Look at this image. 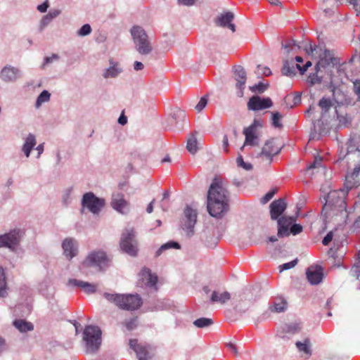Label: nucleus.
Listing matches in <instances>:
<instances>
[{
    "mask_svg": "<svg viewBox=\"0 0 360 360\" xmlns=\"http://www.w3.org/2000/svg\"><path fill=\"white\" fill-rule=\"evenodd\" d=\"M275 194V191H269L262 198V202L265 204L268 201H269L272 198L273 196Z\"/></svg>",
    "mask_w": 360,
    "mask_h": 360,
    "instance_id": "57",
    "label": "nucleus"
},
{
    "mask_svg": "<svg viewBox=\"0 0 360 360\" xmlns=\"http://www.w3.org/2000/svg\"><path fill=\"white\" fill-rule=\"evenodd\" d=\"M256 74L258 77L266 76L268 77L271 74V70L268 67H262L258 65L257 67Z\"/></svg>",
    "mask_w": 360,
    "mask_h": 360,
    "instance_id": "42",
    "label": "nucleus"
},
{
    "mask_svg": "<svg viewBox=\"0 0 360 360\" xmlns=\"http://www.w3.org/2000/svg\"><path fill=\"white\" fill-rule=\"evenodd\" d=\"M103 296L107 300L114 303L118 308L123 310L134 311L142 304V300L138 295L105 292Z\"/></svg>",
    "mask_w": 360,
    "mask_h": 360,
    "instance_id": "4",
    "label": "nucleus"
},
{
    "mask_svg": "<svg viewBox=\"0 0 360 360\" xmlns=\"http://www.w3.org/2000/svg\"><path fill=\"white\" fill-rule=\"evenodd\" d=\"M35 145H36L35 136L33 134H30L27 136V137L25 140V143H24L23 147H22V150L25 153L26 157L30 156V152Z\"/></svg>",
    "mask_w": 360,
    "mask_h": 360,
    "instance_id": "32",
    "label": "nucleus"
},
{
    "mask_svg": "<svg viewBox=\"0 0 360 360\" xmlns=\"http://www.w3.org/2000/svg\"><path fill=\"white\" fill-rule=\"evenodd\" d=\"M129 346L136 352L139 360H149L155 355L150 346L139 344L136 339L130 340Z\"/></svg>",
    "mask_w": 360,
    "mask_h": 360,
    "instance_id": "11",
    "label": "nucleus"
},
{
    "mask_svg": "<svg viewBox=\"0 0 360 360\" xmlns=\"http://www.w3.org/2000/svg\"><path fill=\"white\" fill-rule=\"evenodd\" d=\"M333 105V103L330 98H322L319 102V106L322 110V114L328 112Z\"/></svg>",
    "mask_w": 360,
    "mask_h": 360,
    "instance_id": "38",
    "label": "nucleus"
},
{
    "mask_svg": "<svg viewBox=\"0 0 360 360\" xmlns=\"http://www.w3.org/2000/svg\"><path fill=\"white\" fill-rule=\"evenodd\" d=\"M295 345L300 352H304L307 355H311L310 341L309 339H305L304 342L298 341L295 343Z\"/></svg>",
    "mask_w": 360,
    "mask_h": 360,
    "instance_id": "37",
    "label": "nucleus"
},
{
    "mask_svg": "<svg viewBox=\"0 0 360 360\" xmlns=\"http://www.w3.org/2000/svg\"><path fill=\"white\" fill-rule=\"evenodd\" d=\"M354 92L358 96V101L360 102V80H356L354 83Z\"/></svg>",
    "mask_w": 360,
    "mask_h": 360,
    "instance_id": "61",
    "label": "nucleus"
},
{
    "mask_svg": "<svg viewBox=\"0 0 360 360\" xmlns=\"http://www.w3.org/2000/svg\"><path fill=\"white\" fill-rule=\"evenodd\" d=\"M91 28L89 24L84 25L78 31V34L80 36H86L91 33Z\"/></svg>",
    "mask_w": 360,
    "mask_h": 360,
    "instance_id": "51",
    "label": "nucleus"
},
{
    "mask_svg": "<svg viewBox=\"0 0 360 360\" xmlns=\"http://www.w3.org/2000/svg\"><path fill=\"white\" fill-rule=\"evenodd\" d=\"M307 278L311 284H319L323 279L322 269L321 268H308L307 271Z\"/></svg>",
    "mask_w": 360,
    "mask_h": 360,
    "instance_id": "25",
    "label": "nucleus"
},
{
    "mask_svg": "<svg viewBox=\"0 0 360 360\" xmlns=\"http://www.w3.org/2000/svg\"><path fill=\"white\" fill-rule=\"evenodd\" d=\"M351 274L357 279L360 277V260L355 263L350 270Z\"/></svg>",
    "mask_w": 360,
    "mask_h": 360,
    "instance_id": "47",
    "label": "nucleus"
},
{
    "mask_svg": "<svg viewBox=\"0 0 360 360\" xmlns=\"http://www.w3.org/2000/svg\"><path fill=\"white\" fill-rule=\"evenodd\" d=\"M60 12L58 11H50L44 18V20L46 22H49L56 16L59 15Z\"/></svg>",
    "mask_w": 360,
    "mask_h": 360,
    "instance_id": "54",
    "label": "nucleus"
},
{
    "mask_svg": "<svg viewBox=\"0 0 360 360\" xmlns=\"http://www.w3.org/2000/svg\"><path fill=\"white\" fill-rule=\"evenodd\" d=\"M233 18L234 15L233 13L230 11L226 12L217 18V19L215 20V23L217 26L228 27L232 31V32H235L236 25L232 23Z\"/></svg>",
    "mask_w": 360,
    "mask_h": 360,
    "instance_id": "19",
    "label": "nucleus"
},
{
    "mask_svg": "<svg viewBox=\"0 0 360 360\" xmlns=\"http://www.w3.org/2000/svg\"><path fill=\"white\" fill-rule=\"evenodd\" d=\"M287 207V204L284 199L280 198L274 200L270 204L271 219L273 220L278 219V217L284 212Z\"/></svg>",
    "mask_w": 360,
    "mask_h": 360,
    "instance_id": "18",
    "label": "nucleus"
},
{
    "mask_svg": "<svg viewBox=\"0 0 360 360\" xmlns=\"http://www.w3.org/2000/svg\"><path fill=\"white\" fill-rule=\"evenodd\" d=\"M118 122H119V124H120L122 125H124L127 122V118L124 115V111L122 112V113L120 116V117L118 119Z\"/></svg>",
    "mask_w": 360,
    "mask_h": 360,
    "instance_id": "64",
    "label": "nucleus"
},
{
    "mask_svg": "<svg viewBox=\"0 0 360 360\" xmlns=\"http://www.w3.org/2000/svg\"><path fill=\"white\" fill-rule=\"evenodd\" d=\"M51 94L48 91L44 90L38 96L36 101V106L39 107L43 103L49 101L50 99Z\"/></svg>",
    "mask_w": 360,
    "mask_h": 360,
    "instance_id": "41",
    "label": "nucleus"
},
{
    "mask_svg": "<svg viewBox=\"0 0 360 360\" xmlns=\"http://www.w3.org/2000/svg\"><path fill=\"white\" fill-rule=\"evenodd\" d=\"M69 283L82 288L86 293H94L96 291L97 285L88 282L79 281L77 279L69 280Z\"/></svg>",
    "mask_w": 360,
    "mask_h": 360,
    "instance_id": "27",
    "label": "nucleus"
},
{
    "mask_svg": "<svg viewBox=\"0 0 360 360\" xmlns=\"http://www.w3.org/2000/svg\"><path fill=\"white\" fill-rule=\"evenodd\" d=\"M187 150L191 153L195 154L198 148V141L194 134H191L187 141L186 145Z\"/></svg>",
    "mask_w": 360,
    "mask_h": 360,
    "instance_id": "34",
    "label": "nucleus"
},
{
    "mask_svg": "<svg viewBox=\"0 0 360 360\" xmlns=\"http://www.w3.org/2000/svg\"><path fill=\"white\" fill-rule=\"evenodd\" d=\"M230 299H231V295L227 291H225V292H223L221 293L217 291H213L211 295L210 301L212 302H218L221 304H224L226 302H228Z\"/></svg>",
    "mask_w": 360,
    "mask_h": 360,
    "instance_id": "28",
    "label": "nucleus"
},
{
    "mask_svg": "<svg viewBox=\"0 0 360 360\" xmlns=\"http://www.w3.org/2000/svg\"><path fill=\"white\" fill-rule=\"evenodd\" d=\"M213 320L210 318L202 317L193 321V325L198 328H207L213 324Z\"/></svg>",
    "mask_w": 360,
    "mask_h": 360,
    "instance_id": "36",
    "label": "nucleus"
},
{
    "mask_svg": "<svg viewBox=\"0 0 360 360\" xmlns=\"http://www.w3.org/2000/svg\"><path fill=\"white\" fill-rule=\"evenodd\" d=\"M139 280L142 281L146 285L154 287L157 289L158 276L155 274H151L148 268L143 267L139 274Z\"/></svg>",
    "mask_w": 360,
    "mask_h": 360,
    "instance_id": "20",
    "label": "nucleus"
},
{
    "mask_svg": "<svg viewBox=\"0 0 360 360\" xmlns=\"http://www.w3.org/2000/svg\"><path fill=\"white\" fill-rule=\"evenodd\" d=\"M268 88V84H264L262 82H259L257 84H255L252 86L250 87V89L252 92H258V93H263Z\"/></svg>",
    "mask_w": 360,
    "mask_h": 360,
    "instance_id": "43",
    "label": "nucleus"
},
{
    "mask_svg": "<svg viewBox=\"0 0 360 360\" xmlns=\"http://www.w3.org/2000/svg\"><path fill=\"white\" fill-rule=\"evenodd\" d=\"M229 195L219 177H214L207 192V211L214 217L221 218L229 210Z\"/></svg>",
    "mask_w": 360,
    "mask_h": 360,
    "instance_id": "1",
    "label": "nucleus"
},
{
    "mask_svg": "<svg viewBox=\"0 0 360 360\" xmlns=\"http://www.w3.org/2000/svg\"><path fill=\"white\" fill-rule=\"evenodd\" d=\"M296 65H294L292 61L285 60L282 68V74L288 77H293L296 75Z\"/></svg>",
    "mask_w": 360,
    "mask_h": 360,
    "instance_id": "31",
    "label": "nucleus"
},
{
    "mask_svg": "<svg viewBox=\"0 0 360 360\" xmlns=\"http://www.w3.org/2000/svg\"><path fill=\"white\" fill-rule=\"evenodd\" d=\"M169 248H174V249H179L180 248V245L176 243V242H174V241H170V242H168L165 244H163L162 245H161V247L157 250L156 253H155V256L156 257H158L159 255H160V254L164 251V250H168Z\"/></svg>",
    "mask_w": 360,
    "mask_h": 360,
    "instance_id": "39",
    "label": "nucleus"
},
{
    "mask_svg": "<svg viewBox=\"0 0 360 360\" xmlns=\"http://www.w3.org/2000/svg\"><path fill=\"white\" fill-rule=\"evenodd\" d=\"M333 54L328 50L325 49L323 53V58H324L328 63L332 62Z\"/></svg>",
    "mask_w": 360,
    "mask_h": 360,
    "instance_id": "59",
    "label": "nucleus"
},
{
    "mask_svg": "<svg viewBox=\"0 0 360 360\" xmlns=\"http://www.w3.org/2000/svg\"><path fill=\"white\" fill-rule=\"evenodd\" d=\"M207 104V99L205 96H203L200 98L198 104L195 105V109L196 110V111L200 112L205 108Z\"/></svg>",
    "mask_w": 360,
    "mask_h": 360,
    "instance_id": "50",
    "label": "nucleus"
},
{
    "mask_svg": "<svg viewBox=\"0 0 360 360\" xmlns=\"http://www.w3.org/2000/svg\"><path fill=\"white\" fill-rule=\"evenodd\" d=\"M64 254L69 259L77 255V248L75 245V241L72 238H66L62 244Z\"/></svg>",
    "mask_w": 360,
    "mask_h": 360,
    "instance_id": "23",
    "label": "nucleus"
},
{
    "mask_svg": "<svg viewBox=\"0 0 360 360\" xmlns=\"http://www.w3.org/2000/svg\"><path fill=\"white\" fill-rule=\"evenodd\" d=\"M288 307V303L285 300L280 298L276 300L274 304L269 307V309L272 312L281 313L284 311Z\"/></svg>",
    "mask_w": 360,
    "mask_h": 360,
    "instance_id": "30",
    "label": "nucleus"
},
{
    "mask_svg": "<svg viewBox=\"0 0 360 360\" xmlns=\"http://www.w3.org/2000/svg\"><path fill=\"white\" fill-rule=\"evenodd\" d=\"M173 117L177 120H181V119H184L185 117V112L180 110V109H176L174 112H173Z\"/></svg>",
    "mask_w": 360,
    "mask_h": 360,
    "instance_id": "55",
    "label": "nucleus"
},
{
    "mask_svg": "<svg viewBox=\"0 0 360 360\" xmlns=\"http://www.w3.org/2000/svg\"><path fill=\"white\" fill-rule=\"evenodd\" d=\"M82 205L94 214H98L105 205V200L96 197L93 193L89 192L83 195Z\"/></svg>",
    "mask_w": 360,
    "mask_h": 360,
    "instance_id": "9",
    "label": "nucleus"
},
{
    "mask_svg": "<svg viewBox=\"0 0 360 360\" xmlns=\"http://www.w3.org/2000/svg\"><path fill=\"white\" fill-rule=\"evenodd\" d=\"M131 35L136 45V50L142 55H146L151 52L152 46L148 41L145 31L139 26H134L131 30Z\"/></svg>",
    "mask_w": 360,
    "mask_h": 360,
    "instance_id": "7",
    "label": "nucleus"
},
{
    "mask_svg": "<svg viewBox=\"0 0 360 360\" xmlns=\"http://www.w3.org/2000/svg\"><path fill=\"white\" fill-rule=\"evenodd\" d=\"M24 232L20 229H13L8 233L0 236V248L6 247L14 250L19 244Z\"/></svg>",
    "mask_w": 360,
    "mask_h": 360,
    "instance_id": "10",
    "label": "nucleus"
},
{
    "mask_svg": "<svg viewBox=\"0 0 360 360\" xmlns=\"http://www.w3.org/2000/svg\"><path fill=\"white\" fill-rule=\"evenodd\" d=\"M111 205L117 212L124 214V209L128 207V202L124 198L122 194L117 193L112 195Z\"/></svg>",
    "mask_w": 360,
    "mask_h": 360,
    "instance_id": "24",
    "label": "nucleus"
},
{
    "mask_svg": "<svg viewBox=\"0 0 360 360\" xmlns=\"http://www.w3.org/2000/svg\"><path fill=\"white\" fill-rule=\"evenodd\" d=\"M282 116L278 112L272 113V124L275 127H281L282 126L280 120Z\"/></svg>",
    "mask_w": 360,
    "mask_h": 360,
    "instance_id": "46",
    "label": "nucleus"
},
{
    "mask_svg": "<svg viewBox=\"0 0 360 360\" xmlns=\"http://www.w3.org/2000/svg\"><path fill=\"white\" fill-rule=\"evenodd\" d=\"M296 221L295 217L283 216L278 219V236L283 238L290 236L289 229L292 224Z\"/></svg>",
    "mask_w": 360,
    "mask_h": 360,
    "instance_id": "16",
    "label": "nucleus"
},
{
    "mask_svg": "<svg viewBox=\"0 0 360 360\" xmlns=\"http://www.w3.org/2000/svg\"><path fill=\"white\" fill-rule=\"evenodd\" d=\"M280 150V147L276 146L274 140L270 139L266 141L264 146L262 147L260 155L265 156L269 160H271V158L278 154Z\"/></svg>",
    "mask_w": 360,
    "mask_h": 360,
    "instance_id": "22",
    "label": "nucleus"
},
{
    "mask_svg": "<svg viewBox=\"0 0 360 360\" xmlns=\"http://www.w3.org/2000/svg\"><path fill=\"white\" fill-rule=\"evenodd\" d=\"M13 326L21 333L31 331L34 329V326L31 322L23 319H16L13 321Z\"/></svg>",
    "mask_w": 360,
    "mask_h": 360,
    "instance_id": "29",
    "label": "nucleus"
},
{
    "mask_svg": "<svg viewBox=\"0 0 360 360\" xmlns=\"http://www.w3.org/2000/svg\"><path fill=\"white\" fill-rule=\"evenodd\" d=\"M197 0H177L179 4H183L185 6H191L193 5Z\"/></svg>",
    "mask_w": 360,
    "mask_h": 360,
    "instance_id": "63",
    "label": "nucleus"
},
{
    "mask_svg": "<svg viewBox=\"0 0 360 360\" xmlns=\"http://www.w3.org/2000/svg\"><path fill=\"white\" fill-rule=\"evenodd\" d=\"M322 161L323 159L321 157H315L314 162L308 166L307 169L309 170L313 169H319L322 167Z\"/></svg>",
    "mask_w": 360,
    "mask_h": 360,
    "instance_id": "44",
    "label": "nucleus"
},
{
    "mask_svg": "<svg viewBox=\"0 0 360 360\" xmlns=\"http://www.w3.org/2000/svg\"><path fill=\"white\" fill-rule=\"evenodd\" d=\"M110 65H111L105 70V73L103 74V77L105 78L115 77L122 71L120 68L117 67V63L114 64L112 61H110Z\"/></svg>",
    "mask_w": 360,
    "mask_h": 360,
    "instance_id": "33",
    "label": "nucleus"
},
{
    "mask_svg": "<svg viewBox=\"0 0 360 360\" xmlns=\"http://www.w3.org/2000/svg\"><path fill=\"white\" fill-rule=\"evenodd\" d=\"M345 253V250L342 246L338 248H331L330 249L328 255L332 267H340L342 265Z\"/></svg>",
    "mask_w": 360,
    "mask_h": 360,
    "instance_id": "17",
    "label": "nucleus"
},
{
    "mask_svg": "<svg viewBox=\"0 0 360 360\" xmlns=\"http://www.w3.org/2000/svg\"><path fill=\"white\" fill-rule=\"evenodd\" d=\"M344 191L333 190L328 193L321 214L326 220L332 221L340 218L344 221L347 216V204L345 200Z\"/></svg>",
    "mask_w": 360,
    "mask_h": 360,
    "instance_id": "2",
    "label": "nucleus"
},
{
    "mask_svg": "<svg viewBox=\"0 0 360 360\" xmlns=\"http://www.w3.org/2000/svg\"><path fill=\"white\" fill-rule=\"evenodd\" d=\"M349 4L352 5L354 9L357 12H360V1L359 0H349Z\"/></svg>",
    "mask_w": 360,
    "mask_h": 360,
    "instance_id": "60",
    "label": "nucleus"
},
{
    "mask_svg": "<svg viewBox=\"0 0 360 360\" xmlns=\"http://www.w3.org/2000/svg\"><path fill=\"white\" fill-rule=\"evenodd\" d=\"M243 133L245 136V140L243 146L241 147V149H243L245 145L248 146H257L258 145V135L257 133V130H255V126L250 125L248 127L245 128L243 131Z\"/></svg>",
    "mask_w": 360,
    "mask_h": 360,
    "instance_id": "21",
    "label": "nucleus"
},
{
    "mask_svg": "<svg viewBox=\"0 0 360 360\" xmlns=\"http://www.w3.org/2000/svg\"><path fill=\"white\" fill-rule=\"evenodd\" d=\"M345 186L347 191L352 188L358 187L360 186V166L354 167L353 171L351 173H348L346 175ZM357 205H360V193L356 197Z\"/></svg>",
    "mask_w": 360,
    "mask_h": 360,
    "instance_id": "15",
    "label": "nucleus"
},
{
    "mask_svg": "<svg viewBox=\"0 0 360 360\" xmlns=\"http://www.w3.org/2000/svg\"><path fill=\"white\" fill-rule=\"evenodd\" d=\"M333 232L332 231H330L329 233H327V235L323 238V240H322V243L323 245H328L330 242L331 240H333Z\"/></svg>",
    "mask_w": 360,
    "mask_h": 360,
    "instance_id": "58",
    "label": "nucleus"
},
{
    "mask_svg": "<svg viewBox=\"0 0 360 360\" xmlns=\"http://www.w3.org/2000/svg\"><path fill=\"white\" fill-rule=\"evenodd\" d=\"M185 219L182 229L186 232L187 236H191L194 233V226L197 221V212L190 207L187 206L184 210Z\"/></svg>",
    "mask_w": 360,
    "mask_h": 360,
    "instance_id": "12",
    "label": "nucleus"
},
{
    "mask_svg": "<svg viewBox=\"0 0 360 360\" xmlns=\"http://www.w3.org/2000/svg\"><path fill=\"white\" fill-rule=\"evenodd\" d=\"M120 247L122 252L135 257L138 252V243L135 238V231L134 229H127L123 231Z\"/></svg>",
    "mask_w": 360,
    "mask_h": 360,
    "instance_id": "6",
    "label": "nucleus"
},
{
    "mask_svg": "<svg viewBox=\"0 0 360 360\" xmlns=\"http://www.w3.org/2000/svg\"><path fill=\"white\" fill-rule=\"evenodd\" d=\"M84 266H98L103 269L109 265V259L103 251H94L91 252L83 262Z\"/></svg>",
    "mask_w": 360,
    "mask_h": 360,
    "instance_id": "8",
    "label": "nucleus"
},
{
    "mask_svg": "<svg viewBox=\"0 0 360 360\" xmlns=\"http://www.w3.org/2000/svg\"><path fill=\"white\" fill-rule=\"evenodd\" d=\"M7 285L4 269L0 266V297H5L7 295Z\"/></svg>",
    "mask_w": 360,
    "mask_h": 360,
    "instance_id": "35",
    "label": "nucleus"
},
{
    "mask_svg": "<svg viewBox=\"0 0 360 360\" xmlns=\"http://www.w3.org/2000/svg\"><path fill=\"white\" fill-rule=\"evenodd\" d=\"M233 77L236 81V87L237 89L236 95L238 97H243V90L246 83V72L241 66H236L233 69Z\"/></svg>",
    "mask_w": 360,
    "mask_h": 360,
    "instance_id": "14",
    "label": "nucleus"
},
{
    "mask_svg": "<svg viewBox=\"0 0 360 360\" xmlns=\"http://www.w3.org/2000/svg\"><path fill=\"white\" fill-rule=\"evenodd\" d=\"M307 82L311 85L320 84L321 82V77H319L316 73H313L308 77Z\"/></svg>",
    "mask_w": 360,
    "mask_h": 360,
    "instance_id": "49",
    "label": "nucleus"
},
{
    "mask_svg": "<svg viewBox=\"0 0 360 360\" xmlns=\"http://www.w3.org/2000/svg\"><path fill=\"white\" fill-rule=\"evenodd\" d=\"M49 7V4L47 1L44 2L41 5H39L37 6V10L41 13H44L46 11L47 8Z\"/></svg>",
    "mask_w": 360,
    "mask_h": 360,
    "instance_id": "62",
    "label": "nucleus"
},
{
    "mask_svg": "<svg viewBox=\"0 0 360 360\" xmlns=\"http://www.w3.org/2000/svg\"><path fill=\"white\" fill-rule=\"evenodd\" d=\"M290 234L297 235L302 231V226L299 224H295L289 229Z\"/></svg>",
    "mask_w": 360,
    "mask_h": 360,
    "instance_id": "53",
    "label": "nucleus"
},
{
    "mask_svg": "<svg viewBox=\"0 0 360 360\" xmlns=\"http://www.w3.org/2000/svg\"><path fill=\"white\" fill-rule=\"evenodd\" d=\"M311 65V63L310 61H307L304 65L301 66L300 64L296 65V68L299 70L300 73L302 75L307 70Z\"/></svg>",
    "mask_w": 360,
    "mask_h": 360,
    "instance_id": "56",
    "label": "nucleus"
},
{
    "mask_svg": "<svg viewBox=\"0 0 360 360\" xmlns=\"http://www.w3.org/2000/svg\"><path fill=\"white\" fill-rule=\"evenodd\" d=\"M83 340L86 345V352L94 353L96 352L101 344V331L97 326H87L83 333Z\"/></svg>",
    "mask_w": 360,
    "mask_h": 360,
    "instance_id": "5",
    "label": "nucleus"
},
{
    "mask_svg": "<svg viewBox=\"0 0 360 360\" xmlns=\"http://www.w3.org/2000/svg\"><path fill=\"white\" fill-rule=\"evenodd\" d=\"M18 70L8 66L4 67L0 72V78L5 82H12L17 77Z\"/></svg>",
    "mask_w": 360,
    "mask_h": 360,
    "instance_id": "26",
    "label": "nucleus"
},
{
    "mask_svg": "<svg viewBox=\"0 0 360 360\" xmlns=\"http://www.w3.org/2000/svg\"><path fill=\"white\" fill-rule=\"evenodd\" d=\"M339 160H345L349 167L360 166V137L352 136L342 147L339 153Z\"/></svg>",
    "mask_w": 360,
    "mask_h": 360,
    "instance_id": "3",
    "label": "nucleus"
},
{
    "mask_svg": "<svg viewBox=\"0 0 360 360\" xmlns=\"http://www.w3.org/2000/svg\"><path fill=\"white\" fill-rule=\"evenodd\" d=\"M247 105L248 110L258 111L270 108L273 105V102L269 97L261 98L258 96H253L249 99Z\"/></svg>",
    "mask_w": 360,
    "mask_h": 360,
    "instance_id": "13",
    "label": "nucleus"
},
{
    "mask_svg": "<svg viewBox=\"0 0 360 360\" xmlns=\"http://www.w3.org/2000/svg\"><path fill=\"white\" fill-rule=\"evenodd\" d=\"M298 262V259H295L290 262H288V263H285L283 264H281L279 266V270L280 271H283L284 270H288V269H290L293 267H295L297 264Z\"/></svg>",
    "mask_w": 360,
    "mask_h": 360,
    "instance_id": "45",
    "label": "nucleus"
},
{
    "mask_svg": "<svg viewBox=\"0 0 360 360\" xmlns=\"http://www.w3.org/2000/svg\"><path fill=\"white\" fill-rule=\"evenodd\" d=\"M354 207L355 210L360 211V204L357 205V200L355 201ZM352 231L360 236V216L353 223Z\"/></svg>",
    "mask_w": 360,
    "mask_h": 360,
    "instance_id": "40",
    "label": "nucleus"
},
{
    "mask_svg": "<svg viewBox=\"0 0 360 360\" xmlns=\"http://www.w3.org/2000/svg\"><path fill=\"white\" fill-rule=\"evenodd\" d=\"M124 325L128 330L134 329L137 326V318L131 319L124 323Z\"/></svg>",
    "mask_w": 360,
    "mask_h": 360,
    "instance_id": "52",
    "label": "nucleus"
},
{
    "mask_svg": "<svg viewBox=\"0 0 360 360\" xmlns=\"http://www.w3.org/2000/svg\"><path fill=\"white\" fill-rule=\"evenodd\" d=\"M236 162L238 166L243 167L245 170H250L252 168V166L250 163H246L244 162L242 156L237 158Z\"/></svg>",
    "mask_w": 360,
    "mask_h": 360,
    "instance_id": "48",
    "label": "nucleus"
}]
</instances>
